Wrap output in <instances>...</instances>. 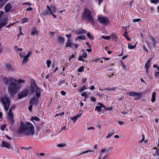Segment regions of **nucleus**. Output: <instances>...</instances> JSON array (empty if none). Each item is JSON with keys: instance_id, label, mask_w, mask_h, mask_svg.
<instances>
[{"instance_id": "obj_59", "label": "nucleus", "mask_w": 159, "mask_h": 159, "mask_svg": "<svg viewBox=\"0 0 159 159\" xmlns=\"http://www.w3.org/2000/svg\"><path fill=\"white\" fill-rule=\"evenodd\" d=\"M64 112H61V113L60 114H56V115L55 116H58L59 115L61 116L63 115H64Z\"/></svg>"}, {"instance_id": "obj_57", "label": "nucleus", "mask_w": 159, "mask_h": 159, "mask_svg": "<svg viewBox=\"0 0 159 159\" xmlns=\"http://www.w3.org/2000/svg\"><path fill=\"white\" fill-rule=\"evenodd\" d=\"M98 2V4L99 5H100L101 3L103 2V0H97Z\"/></svg>"}, {"instance_id": "obj_54", "label": "nucleus", "mask_w": 159, "mask_h": 159, "mask_svg": "<svg viewBox=\"0 0 159 159\" xmlns=\"http://www.w3.org/2000/svg\"><path fill=\"white\" fill-rule=\"evenodd\" d=\"M111 37L113 39H115L116 38V35L115 34H112Z\"/></svg>"}, {"instance_id": "obj_29", "label": "nucleus", "mask_w": 159, "mask_h": 159, "mask_svg": "<svg viewBox=\"0 0 159 159\" xmlns=\"http://www.w3.org/2000/svg\"><path fill=\"white\" fill-rule=\"evenodd\" d=\"M8 22V19H7V17H6L5 18H4V20L2 21V22L1 23V24L6 23V25L7 23Z\"/></svg>"}, {"instance_id": "obj_9", "label": "nucleus", "mask_w": 159, "mask_h": 159, "mask_svg": "<svg viewBox=\"0 0 159 159\" xmlns=\"http://www.w3.org/2000/svg\"><path fill=\"white\" fill-rule=\"evenodd\" d=\"M27 94V91L26 90H23L18 94V98L19 99H21L26 96Z\"/></svg>"}, {"instance_id": "obj_40", "label": "nucleus", "mask_w": 159, "mask_h": 159, "mask_svg": "<svg viewBox=\"0 0 159 159\" xmlns=\"http://www.w3.org/2000/svg\"><path fill=\"white\" fill-rule=\"evenodd\" d=\"M28 18L24 19L22 20H21V23H24L25 22H28Z\"/></svg>"}, {"instance_id": "obj_1", "label": "nucleus", "mask_w": 159, "mask_h": 159, "mask_svg": "<svg viewBox=\"0 0 159 159\" xmlns=\"http://www.w3.org/2000/svg\"><path fill=\"white\" fill-rule=\"evenodd\" d=\"M17 132L19 134L27 136L32 135L35 134L34 126L29 122L25 124L21 123Z\"/></svg>"}, {"instance_id": "obj_31", "label": "nucleus", "mask_w": 159, "mask_h": 159, "mask_svg": "<svg viewBox=\"0 0 159 159\" xmlns=\"http://www.w3.org/2000/svg\"><path fill=\"white\" fill-rule=\"evenodd\" d=\"M84 67L83 66H81L78 70V71L79 72H82L84 70Z\"/></svg>"}, {"instance_id": "obj_24", "label": "nucleus", "mask_w": 159, "mask_h": 159, "mask_svg": "<svg viewBox=\"0 0 159 159\" xmlns=\"http://www.w3.org/2000/svg\"><path fill=\"white\" fill-rule=\"evenodd\" d=\"M4 12L3 11H0V20H2L4 16Z\"/></svg>"}, {"instance_id": "obj_28", "label": "nucleus", "mask_w": 159, "mask_h": 159, "mask_svg": "<svg viewBox=\"0 0 159 159\" xmlns=\"http://www.w3.org/2000/svg\"><path fill=\"white\" fill-rule=\"evenodd\" d=\"M128 48L129 49H133L134 48L136 47V45H135L134 46H133L131 45L130 44H129L128 45Z\"/></svg>"}, {"instance_id": "obj_5", "label": "nucleus", "mask_w": 159, "mask_h": 159, "mask_svg": "<svg viewBox=\"0 0 159 159\" xmlns=\"http://www.w3.org/2000/svg\"><path fill=\"white\" fill-rule=\"evenodd\" d=\"M1 102L3 103L5 111H8L10 103V101L9 98L6 96H3L1 98Z\"/></svg>"}, {"instance_id": "obj_10", "label": "nucleus", "mask_w": 159, "mask_h": 159, "mask_svg": "<svg viewBox=\"0 0 159 159\" xmlns=\"http://www.w3.org/2000/svg\"><path fill=\"white\" fill-rule=\"evenodd\" d=\"M11 7L12 5L10 3H7L5 7V12L7 13L9 12Z\"/></svg>"}, {"instance_id": "obj_38", "label": "nucleus", "mask_w": 159, "mask_h": 159, "mask_svg": "<svg viewBox=\"0 0 159 159\" xmlns=\"http://www.w3.org/2000/svg\"><path fill=\"white\" fill-rule=\"evenodd\" d=\"M95 110L97 111L98 112L101 111V108L100 106H96L95 107Z\"/></svg>"}, {"instance_id": "obj_30", "label": "nucleus", "mask_w": 159, "mask_h": 159, "mask_svg": "<svg viewBox=\"0 0 159 159\" xmlns=\"http://www.w3.org/2000/svg\"><path fill=\"white\" fill-rule=\"evenodd\" d=\"M87 35L88 38L90 39H92L93 38V37L91 34L89 32L88 33Z\"/></svg>"}, {"instance_id": "obj_49", "label": "nucleus", "mask_w": 159, "mask_h": 159, "mask_svg": "<svg viewBox=\"0 0 159 159\" xmlns=\"http://www.w3.org/2000/svg\"><path fill=\"white\" fill-rule=\"evenodd\" d=\"M32 105L33 104H30V105L28 107V109L30 111H32Z\"/></svg>"}, {"instance_id": "obj_63", "label": "nucleus", "mask_w": 159, "mask_h": 159, "mask_svg": "<svg viewBox=\"0 0 159 159\" xmlns=\"http://www.w3.org/2000/svg\"><path fill=\"white\" fill-rule=\"evenodd\" d=\"M118 124L120 125H122L123 124V122L122 121H118Z\"/></svg>"}, {"instance_id": "obj_2", "label": "nucleus", "mask_w": 159, "mask_h": 159, "mask_svg": "<svg viewBox=\"0 0 159 159\" xmlns=\"http://www.w3.org/2000/svg\"><path fill=\"white\" fill-rule=\"evenodd\" d=\"M3 81L6 85H8V90L11 93L16 92L18 89L17 85V82L20 83L25 82L24 80L20 79L17 80L12 77L9 78L5 77L3 78Z\"/></svg>"}, {"instance_id": "obj_46", "label": "nucleus", "mask_w": 159, "mask_h": 159, "mask_svg": "<svg viewBox=\"0 0 159 159\" xmlns=\"http://www.w3.org/2000/svg\"><path fill=\"white\" fill-rule=\"evenodd\" d=\"M75 57V55L74 54H72V55H71V56H70L69 57V61H70V60L71 59L74 58Z\"/></svg>"}, {"instance_id": "obj_62", "label": "nucleus", "mask_w": 159, "mask_h": 159, "mask_svg": "<svg viewBox=\"0 0 159 159\" xmlns=\"http://www.w3.org/2000/svg\"><path fill=\"white\" fill-rule=\"evenodd\" d=\"M50 12V14H52V15L53 16L54 18H55L56 17V16L55 15L52 13V11L51 12Z\"/></svg>"}, {"instance_id": "obj_61", "label": "nucleus", "mask_w": 159, "mask_h": 159, "mask_svg": "<svg viewBox=\"0 0 159 159\" xmlns=\"http://www.w3.org/2000/svg\"><path fill=\"white\" fill-rule=\"evenodd\" d=\"M16 107V106L15 105H12V106H11V108H11V111L14 108H15Z\"/></svg>"}, {"instance_id": "obj_58", "label": "nucleus", "mask_w": 159, "mask_h": 159, "mask_svg": "<svg viewBox=\"0 0 159 159\" xmlns=\"http://www.w3.org/2000/svg\"><path fill=\"white\" fill-rule=\"evenodd\" d=\"M61 95H64L66 94V92L63 91H61Z\"/></svg>"}, {"instance_id": "obj_11", "label": "nucleus", "mask_w": 159, "mask_h": 159, "mask_svg": "<svg viewBox=\"0 0 159 159\" xmlns=\"http://www.w3.org/2000/svg\"><path fill=\"white\" fill-rule=\"evenodd\" d=\"M2 146L3 147H5L7 149H9L10 147V145L8 143L4 141H2Z\"/></svg>"}, {"instance_id": "obj_39", "label": "nucleus", "mask_w": 159, "mask_h": 159, "mask_svg": "<svg viewBox=\"0 0 159 159\" xmlns=\"http://www.w3.org/2000/svg\"><path fill=\"white\" fill-rule=\"evenodd\" d=\"M150 65V64L146 63L145 65V67L146 69H148Z\"/></svg>"}, {"instance_id": "obj_12", "label": "nucleus", "mask_w": 159, "mask_h": 159, "mask_svg": "<svg viewBox=\"0 0 159 159\" xmlns=\"http://www.w3.org/2000/svg\"><path fill=\"white\" fill-rule=\"evenodd\" d=\"M82 115V114H78L76 116L73 117H72L70 118L71 119L72 121H73L74 122H75L76 120L78 118H80L81 116Z\"/></svg>"}, {"instance_id": "obj_41", "label": "nucleus", "mask_w": 159, "mask_h": 159, "mask_svg": "<svg viewBox=\"0 0 159 159\" xmlns=\"http://www.w3.org/2000/svg\"><path fill=\"white\" fill-rule=\"evenodd\" d=\"M159 156V148L156 150L154 155Z\"/></svg>"}, {"instance_id": "obj_44", "label": "nucleus", "mask_w": 159, "mask_h": 159, "mask_svg": "<svg viewBox=\"0 0 159 159\" xmlns=\"http://www.w3.org/2000/svg\"><path fill=\"white\" fill-rule=\"evenodd\" d=\"M65 81L64 80H61V81L58 83V84L59 86H61L62 83H64L65 82Z\"/></svg>"}, {"instance_id": "obj_48", "label": "nucleus", "mask_w": 159, "mask_h": 159, "mask_svg": "<svg viewBox=\"0 0 159 159\" xmlns=\"http://www.w3.org/2000/svg\"><path fill=\"white\" fill-rule=\"evenodd\" d=\"M9 121L12 124H13L14 122V120L13 119V117L12 118H10V119Z\"/></svg>"}, {"instance_id": "obj_37", "label": "nucleus", "mask_w": 159, "mask_h": 159, "mask_svg": "<svg viewBox=\"0 0 159 159\" xmlns=\"http://www.w3.org/2000/svg\"><path fill=\"white\" fill-rule=\"evenodd\" d=\"M102 38L103 39H104L108 40L110 39V36H102Z\"/></svg>"}, {"instance_id": "obj_35", "label": "nucleus", "mask_w": 159, "mask_h": 159, "mask_svg": "<svg viewBox=\"0 0 159 159\" xmlns=\"http://www.w3.org/2000/svg\"><path fill=\"white\" fill-rule=\"evenodd\" d=\"M51 63V61L50 60H48L47 61V65L48 67H49L50 66V65Z\"/></svg>"}, {"instance_id": "obj_16", "label": "nucleus", "mask_w": 159, "mask_h": 159, "mask_svg": "<svg viewBox=\"0 0 159 159\" xmlns=\"http://www.w3.org/2000/svg\"><path fill=\"white\" fill-rule=\"evenodd\" d=\"M107 152V150L105 148L102 149L101 151L100 154L98 156L99 158L98 159H100L102 156V153H106Z\"/></svg>"}, {"instance_id": "obj_53", "label": "nucleus", "mask_w": 159, "mask_h": 159, "mask_svg": "<svg viewBox=\"0 0 159 159\" xmlns=\"http://www.w3.org/2000/svg\"><path fill=\"white\" fill-rule=\"evenodd\" d=\"M49 33H50V35L51 36H53L54 35V33L53 32L49 31Z\"/></svg>"}, {"instance_id": "obj_25", "label": "nucleus", "mask_w": 159, "mask_h": 159, "mask_svg": "<svg viewBox=\"0 0 159 159\" xmlns=\"http://www.w3.org/2000/svg\"><path fill=\"white\" fill-rule=\"evenodd\" d=\"M114 130H112L111 133H109L108 134V135L106 137V138H110L114 134Z\"/></svg>"}, {"instance_id": "obj_51", "label": "nucleus", "mask_w": 159, "mask_h": 159, "mask_svg": "<svg viewBox=\"0 0 159 159\" xmlns=\"http://www.w3.org/2000/svg\"><path fill=\"white\" fill-rule=\"evenodd\" d=\"M143 48L144 51H146L147 52V53H148V50L146 48L145 46H143Z\"/></svg>"}, {"instance_id": "obj_3", "label": "nucleus", "mask_w": 159, "mask_h": 159, "mask_svg": "<svg viewBox=\"0 0 159 159\" xmlns=\"http://www.w3.org/2000/svg\"><path fill=\"white\" fill-rule=\"evenodd\" d=\"M31 90L32 92L36 93V96L37 98L34 96L30 100L29 103L30 104L35 105L38 102V98L40 97L41 95L40 89L36 85L34 80L31 82Z\"/></svg>"}, {"instance_id": "obj_36", "label": "nucleus", "mask_w": 159, "mask_h": 159, "mask_svg": "<svg viewBox=\"0 0 159 159\" xmlns=\"http://www.w3.org/2000/svg\"><path fill=\"white\" fill-rule=\"evenodd\" d=\"M6 126H7V125H5V124H4V125H2L1 126V128H0V129H1V130H2V131H3L5 129V128H6Z\"/></svg>"}, {"instance_id": "obj_20", "label": "nucleus", "mask_w": 159, "mask_h": 159, "mask_svg": "<svg viewBox=\"0 0 159 159\" xmlns=\"http://www.w3.org/2000/svg\"><path fill=\"white\" fill-rule=\"evenodd\" d=\"M11 109V108H10L8 114L10 118L13 117V114L12 112Z\"/></svg>"}, {"instance_id": "obj_6", "label": "nucleus", "mask_w": 159, "mask_h": 159, "mask_svg": "<svg viewBox=\"0 0 159 159\" xmlns=\"http://www.w3.org/2000/svg\"><path fill=\"white\" fill-rule=\"evenodd\" d=\"M31 52L30 51L25 55V52H20L19 53V55L20 57L21 58H24L22 63V64H25L27 63L28 61V58L31 56Z\"/></svg>"}, {"instance_id": "obj_43", "label": "nucleus", "mask_w": 159, "mask_h": 159, "mask_svg": "<svg viewBox=\"0 0 159 159\" xmlns=\"http://www.w3.org/2000/svg\"><path fill=\"white\" fill-rule=\"evenodd\" d=\"M141 19L139 18L137 19H134L133 20V21L134 22H136L140 21H141Z\"/></svg>"}, {"instance_id": "obj_32", "label": "nucleus", "mask_w": 159, "mask_h": 159, "mask_svg": "<svg viewBox=\"0 0 159 159\" xmlns=\"http://www.w3.org/2000/svg\"><path fill=\"white\" fill-rule=\"evenodd\" d=\"M87 89V88L85 86H84L82 87L79 90V92H81L84 90Z\"/></svg>"}, {"instance_id": "obj_23", "label": "nucleus", "mask_w": 159, "mask_h": 159, "mask_svg": "<svg viewBox=\"0 0 159 159\" xmlns=\"http://www.w3.org/2000/svg\"><path fill=\"white\" fill-rule=\"evenodd\" d=\"M5 68L7 70L10 71L11 70V65L9 64L6 65Z\"/></svg>"}, {"instance_id": "obj_42", "label": "nucleus", "mask_w": 159, "mask_h": 159, "mask_svg": "<svg viewBox=\"0 0 159 159\" xmlns=\"http://www.w3.org/2000/svg\"><path fill=\"white\" fill-rule=\"evenodd\" d=\"M87 53L86 52H84L82 55V56L83 57H84L86 58L87 57Z\"/></svg>"}, {"instance_id": "obj_13", "label": "nucleus", "mask_w": 159, "mask_h": 159, "mask_svg": "<svg viewBox=\"0 0 159 159\" xmlns=\"http://www.w3.org/2000/svg\"><path fill=\"white\" fill-rule=\"evenodd\" d=\"M86 30L81 29L78 30L75 33L77 35L80 34H85L86 33Z\"/></svg>"}, {"instance_id": "obj_47", "label": "nucleus", "mask_w": 159, "mask_h": 159, "mask_svg": "<svg viewBox=\"0 0 159 159\" xmlns=\"http://www.w3.org/2000/svg\"><path fill=\"white\" fill-rule=\"evenodd\" d=\"M127 29L125 28V32L124 34V36L126 38L127 36Z\"/></svg>"}, {"instance_id": "obj_60", "label": "nucleus", "mask_w": 159, "mask_h": 159, "mask_svg": "<svg viewBox=\"0 0 159 159\" xmlns=\"http://www.w3.org/2000/svg\"><path fill=\"white\" fill-rule=\"evenodd\" d=\"M116 90L115 88L114 87H112L111 88L109 89V90H112V91H115Z\"/></svg>"}, {"instance_id": "obj_27", "label": "nucleus", "mask_w": 159, "mask_h": 159, "mask_svg": "<svg viewBox=\"0 0 159 159\" xmlns=\"http://www.w3.org/2000/svg\"><path fill=\"white\" fill-rule=\"evenodd\" d=\"M31 119L33 120H34L37 121H40V119L39 118L36 116H33L31 117Z\"/></svg>"}, {"instance_id": "obj_33", "label": "nucleus", "mask_w": 159, "mask_h": 159, "mask_svg": "<svg viewBox=\"0 0 159 159\" xmlns=\"http://www.w3.org/2000/svg\"><path fill=\"white\" fill-rule=\"evenodd\" d=\"M151 3L156 4L159 2V0H150Z\"/></svg>"}, {"instance_id": "obj_15", "label": "nucleus", "mask_w": 159, "mask_h": 159, "mask_svg": "<svg viewBox=\"0 0 159 159\" xmlns=\"http://www.w3.org/2000/svg\"><path fill=\"white\" fill-rule=\"evenodd\" d=\"M38 33V32L36 30V27H34L33 28L32 30L31 34L32 36H34L35 34H37Z\"/></svg>"}, {"instance_id": "obj_14", "label": "nucleus", "mask_w": 159, "mask_h": 159, "mask_svg": "<svg viewBox=\"0 0 159 159\" xmlns=\"http://www.w3.org/2000/svg\"><path fill=\"white\" fill-rule=\"evenodd\" d=\"M57 40L60 44L63 43L64 42V39L61 36L58 37L57 39Z\"/></svg>"}, {"instance_id": "obj_26", "label": "nucleus", "mask_w": 159, "mask_h": 159, "mask_svg": "<svg viewBox=\"0 0 159 159\" xmlns=\"http://www.w3.org/2000/svg\"><path fill=\"white\" fill-rule=\"evenodd\" d=\"M89 152H93L94 153H96V152H95V151H93L92 150H87V151H85L81 153V154H84L85 153H87Z\"/></svg>"}, {"instance_id": "obj_22", "label": "nucleus", "mask_w": 159, "mask_h": 159, "mask_svg": "<svg viewBox=\"0 0 159 159\" xmlns=\"http://www.w3.org/2000/svg\"><path fill=\"white\" fill-rule=\"evenodd\" d=\"M70 40H69L67 43V45L66 46V47L67 48H71L73 45L72 43L70 42Z\"/></svg>"}, {"instance_id": "obj_7", "label": "nucleus", "mask_w": 159, "mask_h": 159, "mask_svg": "<svg viewBox=\"0 0 159 159\" xmlns=\"http://www.w3.org/2000/svg\"><path fill=\"white\" fill-rule=\"evenodd\" d=\"M98 20L100 23L104 25H107L109 22L108 18L105 17H101L98 16Z\"/></svg>"}, {"instance_id": "obj_64", "label": "nucleus", "mask_w": 159, "mask_h": 159, "mask_svg": "<svg viewBox=\"0 0 159 159\" xmlns=\"http://www.w3.org/2000/svg\"><path fill=\"white\" fill-rule=\"evenodd\" d=\"M102 159H108V158L107 157V155H105L103 157Z\"/></svg>"}, {"instance_id": "obj_21", "label": "nucleus", "mask_w": 159, "mask_h": 159, "mask_svg": "<svg viewBox=\"0 0 159 159\" xmlns=\"http://www.w3.org/2000/svg\"><path fill=\"white\" fill-rule=\"evenodd\" d=\"M51 10H52V11L53 13L57 11V8L54 5H52L51 6Z\"/></svg>"}, {"instance_id": "obj_18", "label": "nucleus", "mask_w": 159, "mask_h": 159, "mask_svg": "<svg viewBox=\"0 0 159 159\" xmlns=\"http://www.w3.org/2000/svg\"><path fill=\"white\" fill-rule=\"evenodd\" d=\"M156 95V93L155 92H153L152 94V97L151 98V101L152 102H154L155 101Z\"/></svg>"}, {"instance_id": "obj_50", "label": "nucleus", "mask_w": 159, "mask_h": 159, "mask_svg": "<svg viewBox=\"0 0 159 159\" xmlns=\"http://www.w3.org/2000/svg\"><path fill=\"white\" fill-rule=\"evenodd\" d=\"M90 100L91 101L93 102H95L96 101V99L95 98L93 97H91V98Z\"/></svg>"}, {"instance_id": "obj_19", "label": "nucleus", "mask_w": 159, "mask_h": 159, "mask_svg": "<svg viewBox=\"0 0 159 159\" xmlns=\"http://www.w3.org/2000/svg\"><path fill=\"white\" fill-rule=\"evenodd\" d=\"M50 14V11L49 10H45L43 11L42 14L43 16H46Z\"/></svg>"}, {"instance_id": "obj_45", "label": "nucleus", "mask_w": 159, "mask_h": 159, "mask_svg": "<svg viewBox=\"0 0 159 159\" xmlns=\"http://www.w3.org/2000/svg\"><path fill=\"white\" fill-rule=\"evenodd\" d=\"M79 61H84V60L83 59V57L82 56H80L78 58Z\"/></svg>"}, {"instance_id": "obj_8", "label": "nucleus", "mask_w": 159, "mask_h": 159, "mask_svg": "<svg viewBox=\"0 0 159 159\" xmlns=\"http://www.w3.org/2000/svg\"><path fill=\"white\" fill-rule=\"evenodd\" d=\"M127 94H129L131 96H136V98H135L134 99V100H137L139 99L140 98L142 97V94L139 93H138L134 92H129L127 93Z\"/></svg>"}, {"instance_id": "obj_4", "label": "nucleus", "mask_w": 159, "mask_h": 159, "mask_svg": "<svg viewBox=\"0 0 159 159\" xmlns=\"http://www.w3.org/2000/svg\"><path fill=\"white\" fill-rule=\"evenodd\" d=\"M82 18L87 21V22L94 23V19L91 15V11L88 9L85 8L82 16Z\"/></svg>"}, {"instance_id": "obj_34", "label": "nucleus", "mask_w": 159, "mask_h": 159, "mask_svg": "<svg viewBox=\"0 0 159 159\" xmlns=\"http://www.w3.org/2000/svg\"><path fill=\"white\" fill-rule=\"evenodd\" d=\"M5 3L2 0H0V8L2 7Z\"/></svg>"}, {"instance_id": "obj_17", "label": "nucleus", "mask_w": 159, "mask_h": 159, "mask_svg": "<svg viewBox=\"0 0 159 159\" xmlns=\"http://www.w3.org/2000/svg\"><path fill=\"white\" fill-rule=\"evenodd\" d=\"M86 36L84 35H81L77 36L75 38V40H77L79 39L81 40H85L86 39Z\"/></svg>"}, {"instance_id": "obj_56", "label": "nucleus", "mask_w": 159, "mask_h": 159, "mask_svg": "<svg viewBox=\"0 0 159 159\" xmlns=\"http://www.w3.org/2000/svg\"><path fill=\"white\" fill-rule=\"evenodd\" d=\"M98 105L100 106V107H104L105 106L103 104H102V103H101L100 102H98Z\"/></svg>"}, {"instance_id": "obj_55", "label": "nucleus", "mask_w": 159, "mask_h": 159, "mask_svg": "<svg viewBox=\"0 0 159 159\" xmlns=\"http://www.w3.org/2000/svg\"><path fill=\"white\" fill-rule=\"evenodd\" d=\"M122 67L123 69H125V66L123 62L122 61Z\"/></svg>"}, {"instance_id": "obj_52", "label": "nucleus", "mask_w": 159, "mask_h": 159, "mask_svg": "<svg viewBox=\"0 0 159 159\" xmlns=\"http://www.w3.org/2000/svg\"><path fill=\"white\" fill-rule=\"evenodd\" d=\"M154 76L156 77H157V76H159V72H155Z\"/></svg>"}]
</instances>
